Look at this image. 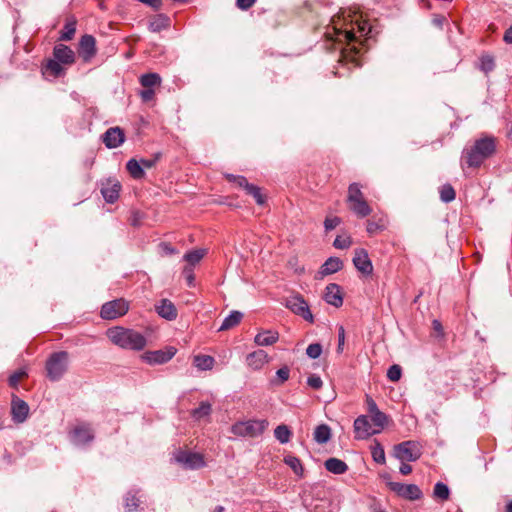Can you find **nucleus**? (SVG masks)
Returning <instances> with one entry per match:
<instances>
[{
  "label": "nucleus",
  "mask_w": 512,
  "mask_h": 512,
  "mask_svg": "<svg viewBox=\"0 0 512 512\" xmlns=\"http://www.w3.org/2000/svg\"><path fill=\"white\" fill-rule=\"evenodd\" d=\"M267 426L266 420L239 421L232 426L231 431L236 436L254 438L260 436Z\"/></svg>",
  "instance_id": "obj_5"
},
{
  "label": "nucleus",
  "mask_w": 512,
  "mask_h": 512,
  "mask_svg": "<svg viewBox=\"0 0 512 512\" xmlns=\"http://www.w3.org/2000/svg\"><path fill=\"white\" fill-rule=\"evenodd\" d=\"M331 437V429L326 424L318 425L314 431V440L318 444H325Z\"/></svg>",
  "instance_id": "obj_29"
},
{
  "label": "nucleus",
  "mask_w": 512,
  "mask_h": 512,
  "mask_svg": "<svg viewBox=\"0 0 512 512\" xmlns=\"http://www.w3.org/2000/svg\"><path fill=\"white\" fill-rule=\"evenodd\" d=\"M155 91L153 88H144L140 92V96L144 102H149L154 98Z\"/></svg>",
  "instance_id": "obj_56"
},
{
  "label": "nucleus",
  "mask_w": 512,
  "mask_h": 512,
  "mask_svg": "<svg viewBox=\"0 0 512 512\" xmlns=\"http://www.w3.org/2000/svg\"><path fill=\"white\" fill-rule=\"evenodd\" d=\"M69 354L66 351L52 353L46 361V376L50 381H59L68 369Z\"/></svg>",
  "instance_id": "obj_4"
},
{
  "label": "nucleus",
  "mask_w": 512,
  "mask_h": 512,
  "mask_svg": "<svg viewBox=\"0 0 512 512\" xmlns=\"http://www.w3.org/2000/svg\"><path fill=\"white\" fill-rule=\"evenodd\" d=\"M53 56L56 60L65 65L73 64L75 61L73 50L64 44H58L54 47Z\"/></svg>",
  "instance_id": "obj_19"
},
{
  "label": "nucleus",
  "mask_w": 512,
  "mask_h": 512,
  "mask_svg": "<svg viewBox=\"0 0 512 512\" xmlns=\"http://www.w3.org/2000/svg\"><path fill=\"white\" fill-rule=\"evenodd\" d=\"M444 21L445 17L441 15H435L432 20L433 24L437 27H442Z\"/></svg>",
  "instance_id": "obj_63"
},
{
  "label": "nucleus",
  "mask_w": 512,
  "mask_h": 512,
  "mask_svg": "<svg viewBox=\"0 0 512 512\" xmlns=\"http://www.w3.org/2000/svg\"><path fill=\"white\" fill-rule=\"evenodd\" d=\"M243 317V313L240 311H231L230 314L224 318L219 331L229 330L238 325Z\"/></svg>",
  "instance_id": "obj_26"
},
{
  "label": "nucleus",
  "mask_w": 512,
  "mask_h": 512,
  "mask_svg": "<svg viewBox=\"0 0 512 512\" xmlns=\"http://www.w3.org/2000/svg\"><path fill=\"white\" fill-rule=\"evenodd\" d=\"M137 491H129L124 497V507L127 512H135L139 505L140 500L136 496Z\"/></svg>",
  "instance_id": "obj_34"
},
{
  "label": "nucleus",
  "mask_w": 512,
  "mask_h": 512,
  "mask_svg": "<svg viewBox=\"0 0 512 512\" xmlns=\"http://www.w3.org/2000/svg\"><path fill=\"white\" fill-rule=\"evenodd\" d=\"M344 344H345V331H344V328L341 326L339 328V333H338L337 353L343 352Z\"/></svg>",
  "instance_id": "obj_57"
},
{
  "label": "nucleus",
  "mask_w": 512,
  "mask_h": 512,
  "mask_svg": "<svg viewBox=\"0 0 512 512\" xmlns=\"http://www.w3.org/2000/svg\"><path fill=\"white\" fill-rule=\"evenodd\" d=\"M353 264L364 275H371L373 273V264L365 249L359 248L355 250Z\"/></svg>",
  "instance_id": "obj_13"
},
{
  "label": "nucleus",
  "mask_w": 512,
  "mask_h": 512,
  "mask_svg": "<svg viewBox=\"0 0 512 512\" xmlns=\"http://www.w3.org/2000/svg\"><path fill=\"white\" fill-rule=\"evenodd\" d=\"M256 0H237V7L241 10H248Z\"/></svg>",
  "instance_id": "obj_59"
},
{
  "label": "nucleus",
  "mask_w": 512,
  "mask_h": 512,
  "mask_svg": "<svg viewBox=\"0 0 512 512\" xmlns=\"http://www.w3.org/2000/svg\"><path fill=\"white\" fill-rule=\"evenodd\" d=\"M183 276L186 279L187 285L189 287L195 286V275L193 268L191 266H185L182 271Z\"/></svg>",
  "instance_id": "obj_52"
},
{
  "label": "nucleus",
  "mask_w": 512,
  "mask_h": 512,
  "mask_svg": "<svg viewBox=\"0 0 512 512\" xmlns=\"http://www.w3.org/2000/svg\"><path fill=\"white\" fill-rule=\"evenodd\" d=\"M496 150L495 138L485 136L475 140L470 148L463 151V159L468 167L477 168Z\"/></svg>",
  "instance_id": "obj_2"
},
{
  "label": "nucleus",
  "mask_w": 512,
  "mask_h": 512,
  "mask_svg": "<svg viewBox=\"0 0 512 512\" xmlns=\"http://www.w3.org/2000/svg\"><path fill=\"white\" fill-rule=\"evenodd\" d=\"M503 40L508 44H512V25L506 30Z\"/></svg>",
  "instance_id": "obj_64"
},
{
  "label": "nucleus",
  "mask_w": 512,
  "mask_h": 512,
  "mask_svg": "<svg viewBox=\"0 0 512 512\" xmlns=\"http://www.w3.org/2000/svg\"><path fill=\"white\" fill-rule=\"evenodd\" d=\"M354 432L356 439H367L372 435L378 434L379 430L372 428L369 418L365 415L357 417L354 421Z\"/></svg>",
  "instance_id": "obj_11"
},
{
  "label": "nucleus",
  "mask_w": 512,
  "mask_h": 512,
  "mask_svg": "<svg viewBox=\"0 0 512 512\" xmlns=\"http://www.w3.org/2000/svg\"><path fill=\"white\" fill-rule=\"evenodd\" d=\"M421 455V446L416 441H404L394 447V456L401 462H414L418 460Z\"/></svg>",
  "instance_id": "obj_6"
},
{
  "label": "nucleus",
  "mask_w": 512,
  "mask_h": 512,
  "mask_svg": "<svg viewBox=\"0 0 512 512\" xmlns=\"http://www.w3.org/2000/svg\"><path fill=\"white\" fill-rule=\"evenodd\" d=\"M476 66L479 70L485 74H488L495 68V59L490 54H484L479 58L478 64Z\"/></svg>",
  "instance_id": "obj_31"
},
{
  "label": "nucleus",
  "mask_w": 512,
  "mask_h": 512,
  "mask_svg": "<svg viewBox=\"0 0 512 512\" xmlns=\"http://www.w3.org/2000/svg\"><path fill=\"white\" fill-rule=\"evenodd\" d=\"M371 455L373 460L378 464H384L386 461L384 448L378 440H374L371 446Z\"/></svg>",
  "instance_id": "obj_40"
},
{
  "label": "nucleus",
  "mask_w": 512,
  "mask_h": 512,
  "mask_svg": "<svg viewBox=\"0 0 512 512\" xmlns=\"http://www.w3.org/2000/svg\"><path fill=\"white\" fill-rule=\"evenodd\" d=\"M350 209L355 213L358 217L364 218L371 214L372 209L368 205L365 199L354 201L349 203Z\"/></svg>",
  "instance_id": "obj_28"
},
{
  "label": "nucleus",
  "mask_w": 512,
  "mask_h": 512,
  "mask_svg": "<svg viewBox=\"0 0 512 512\" xmlns=\"http://www.w3.org/2000/svg\"><path fill=\"white\" fill-rule=\"evenodd\" d=\"M387 485L397 496L406 500L415 501L423 496L421 489L416 484L388 482Z\"/></svg>",
  "instance_id": "obj_9"
},
{
  "label": "nucleus",
  "mask_w": 512,
  "mask_h": 512,
  "mask_svg": "<svg viewBox=\"0 0 512 512\" xmlns=\"http://www.w3.org/2000/svg\"><path fill=\"white\" fill-rule=\"evenodd\" d=\"M399 472L402 475H408V474H410L412 472V467H411V465L402 462V464L399 467Z\"/></svg>",
  "instance_id": "obj_62"
},
{
  "label": "nucleus",
  "mask_w": 512,
  "mask_h": 512,
  "mask_svg": "<svg viewBox=\"0 0 512 512\" xmlns=\"http://www.w3.org/2000/svg\"><path fill=\"white\" fill-rule=\"evenodd\" d=\"M70 438L74 445L85 446L94 440V433L89 425H80L71 431Z\"/></svg>",
  "instance_id": "obj_12"
},
{
  "label": "nucleus",
  "mask_w": 512,
  "mask_h": 512,
  "mask_svg": "<svg viewBox=\"0 0 512 512\" xmlns=\"http://www.w3.org/2000/svg\"><path fill=\"white\" fill-rule=\"evenodd\" d=\"M245 191L255 199L258 205H263L265 203V197L261 193V189L258 186L251 184Z\"/></svg>",
  "instance_id": "obj_46"
},
{
  "label": "nucleus",
  "mask_w": 512,
  "mask_h": 512,
  "mask_svg": "<svg viewBox=\"0 0 512 512\" xmlns=\"http://www.w3.org/2000/svg\"><path fill=\"white\" fill-rule=\"evenodd\" d=\"M43 73L44 74L49 73L54 78L61 76L64 73L62 63H60L55 58L48 60L46 66L44 67Z\"/></svg>",
  "instance_id": "obj_33"
},
{
  "label": "nucleus",
  "mask_w": 512,
  "mask_h": 512,
  "mask_svg": "<svg viewBox=\"0 0 512 512\" xmlns=\"http://www.w3.org/2000/svg\"><path fill=\"white\" fill-rule=\"evenodd\" d=\"M155 310L160 317L166 320L172 321L177 318V309L169 299H161L155 305Z\"/></svg>",
  "instance_id": "obj_18"
},
{
  "label": "nucleus",
  "mask_w": 512,
  "mask_h": 512,
  "mask_svg": "<svg viewBox=\"0 0 512 512\" xmlns=\"http://www.w3.org/2000/svg\"><path fill=\"white\" fill-rule=\"evenodd\" d=\"M128 302L124 299H116L102 305L100 315L103 319L112 320L127 313Z\"/></svg>",
  "instance_id": "obj_10"
},
{
  "label": "nucleus",
  "mask_w": 512,
  "mask_h": 512,
  "mask_svg": "<svg viewBox=\"0 0 512 512\" xmlns=\"http://www.w3.org/2000/svg\"><path fill=\"white\" fill-rule=\"evenodd\" d=\"M234 183L237 184L239 187L244 188L245 190H247L248 187L251 185L247 181V179L244 176H241V175L237 176L236 181Z\"/></svg>",
  "instance_id": "obj_61"
},
{
  "label": "nucleus",
  "mask_w": 512,
  "mask_h": 512,
  "mask_svg": "<svg viewBox=\"0 0 512 512\" xmlns=\"http://www.w3.org/2000/svg\"><path fill=\"white\" fill-rule=\"evenodd\" d=\"M25 376H27L26 369L21 368L15 371L13 374L10 375L8 379L9 385L13 388H16L19 384V381Z\"/></svg>",
  "instance_id": "obj_48"
},
{
  "label": "nucleus",
  "mask_w": 512,
  "mask_h": 512,
  "mask_svg": "<svg viewBox=\"0 0 512 512\" xmlns=\"http://www.w3.org/2000/svg\"><path fill=\"white\" fill-rule=\"evenodd\" d=\"M456 193L452 185L444 184L440 188V199L444 203H450L455 199Z\"/></svg>",
  "instance_id": "obj_43"
},
{
  "label": "nucleus",
  "mask_w": 512,
  "mask_h": 512,
  "mask_svg": "<svg viewBox=\"0 0 512 512\" xmlns=\"http://www.w3.org/2000/svg\"><path fill=\"white\" fill-rule=\"evenodd\" d=\"M382 229V226L379 225L378 223L374 222V221H368L367 222V232L372 235V234H375L377 231L381 230Z\"/></svg>",
  "instance_id": "obj_58"
},
{
  "label": "nucleus",
  "mask_w": 512,
  "mask_h": 512,
  "mask_svg": "<svg viewBox=\"0 0 512 512\" xmlns=\"http://www.w3.org/2000/svg\"><path fill=\"white\" fill-rule=\"evenodd\" d=\"M11 410L13 420L17 423H22L26 420L28 416L29 406L25 401L15 397L12 400Z\"/></svg>",
  "instance_id": "obj_20"
},
{
  "label": "nucleus",
  "mask_w": 512,
  "mask_h": 512,
  "mask_svg": "<svg viewBox=\"0 0 512 512\" xmlns=\"http://www.w3.org/2000/svg\"><path fill=\"white\" fill-rule=\"evenodd\" d=\"M402 375V369L399 365L394 364L390 366L387 370V378L390 381L396 382L401 378Z\"/></svg>",
  "instance_id": "obj_51"
},
{
  "label": "nucleus",
  "mask_w": 512,
  "mask_h": 512,
  "mask_svg": "<svg viewBox=\"0 0 512 512\" xmlns=\"http://www.w3.org/2000/svg\"><path fill=\"white\" fill-rule=\"evenodd\" d=\"M331 24L337 39L339 41L344 40L348 43L357 39V33L360 34L359 36H364L369 32L366 22L354 21L350 14L346 15L345 11L332 16Z\"/></svg>",
  "instance_id": "obj_1"
},
{
  "label": "nucleus",
  "mask_w": 512,
  "mask_h": 512,
  "mask_svg": "<svg viewBox=\"0 0 512 512\" xmlns=\"http://www.w3.org/2000/svg\"><path fill=\"white\" fill-rule=\"evenodd\" d=\"M307 384L308 386H310L311 388L315 389V390H318L322 387L323 385V381L321 379L320 376H318L317 374H311L308 378H307Z\"/></svg>",
  "instance_id": "obj_53"
},
{
  "label": "nucleus",
  "mask_w": 512,
  "mask_h": 512,
  "mask_svg": "<svg viewBox=\"0 0 512 512\" xmlns=\"http://www.w3.org/2000/svg\"><path fill=\"white\" fill-rule=\"evenodd\" d=\"M364 199L363 193L360 189V186L358 183H352L349 185L348 188V197L347 201L348 203H352L354 201L362 200Z\"/></svg>",
  "instance_id": "obj_45"
},
{
  "label": "nucleus",
  "mask_w": 512,
  "mask_h": 512,
  "mask_svg": "<svg viewBox=\"0 0 512 512\" xmlns=\"http://www.w3.org/2000/svg\"><path fill=\"white\" fill-rule=\"evenodd\" d=\"M343 267V262L338 257H329L320 267L319 274L321 278L330 274H334L341 270Z\"/></svg>",
  "instance_id": "obj_23"
},
{
  "label": "nucleus",
  "mask_w": 512,
  "mask_h": 512,
  "mask_svg": "<svg viewBox=\"0 0 512 512\" xmlns=\"http://www.w3.org/2000/svg\"><path fill=\"white\" fill-rule=\"evenodd\" d=\"M284 463L289 466L298 477L302 478L304 476V468L300 459L296 456H285Z\"/></svg>",
  "instance_id": "obj_32"
},
{
  "label": "nucleus",
  "mask_w": 512,
  "mask_h": 512,
  "mask_svg": "<svg viewBox=\"0 0 512 512\" xmlns=\"http://www.w3.org/2000/svg\"><path fill=\"white\" fill-rule=\"evenodd\" d=\"M285 306L307 322L314 323V316L310 311L309 305L300 294L288 297L285 301Z\"/></svg>",
  "instance_id": "obj_8"
},
{
  "label": "nucleus",
  "mask_w": 512,
  "mask_h": 512,
  "mask_svg": "<svg viewBox=\"0 0 512 512\" xmlns=\"http://www.w3.org/2000/svg\"><path fill=\"white\" fill-rule=\"evenodd\" d=\"M125 140L124 132L119 127H111L103 134V142L109 149L119 147Z\"/></svg>",
  "instance_id": "obj_16"
},
{
  "label": "nucleus",
  "mask_w": 512,
  "mask_h": 512,
  "mask_svg": "<svg viewBox=\"0 0 512 512\" xmlns=\"http://www.w3.org/2000/svg\"><path fill=\"white\" fill-rule=\"evenodd\" d=\"M341 223V219L337 216L335 217H327L324 221V227L326 231H331L336 228Z\"/></svg>",
  "instance_id": "obj_54"
},
{
  "label": "nucleus",
  "mask_w": 512,
  "mask_h": 512,
  "mask_svg": "<svg viewBox=\"0 0 512 512\" xmlns=\"http://www.w3.org/2000/svg\"><path fill=\"white\" fill-rule=\"evenodd\" d=\"M160 157H161V153L158 152V153H155L154 156L150 159H141L140 163H141L143 169L144 168L149 169V168H152L159 161Z\"/></svg>",
  "instance_id": "obj_55"
},
{
  "label": "nucleus",
  "mask_w": 512,
  "mask_h": 512,
  "mask_svg": "<svg viewBox=\"0 0 512 512\" xmlns=\"http://www.w3.org/2000/svg\"><path fill=\"white\" fill-rule=\"evenodd\" d=\"M212 411L211 404L207 401H202L200 405L191 411V416L195 420H201L210 415Z\"/></svg>",
  "instance_id": "obj_36"
},
{
  "label": "nucleus",
  "mask_w": 512,
  "mask_h": 512,
  "mask_svg": "<svg viewBox=\"0 0 512 512\" xmlns=\"http://www.w3.org/2000/svg\"><path fill=\"white\" fill-rule=\"evenodd\" d=\"M247 364L254 370H259L268 362V354L264 350H257L247 355Z\"/></svg>",
  "instance_id": "obj_22"
},
{
  "label": "nucleus",
  "mask_w": 512,
  "mask_h": 512,
  "mask_svg": "<svg viewBox=\"0 0 512 512\" xmlns=\"http://www.w3.org/2000/svg\"><path fill=\"white\" fill-rule=\"evenodd\" d=\"M323 298L329 305H332L336 308L341 307L343 304L341 287L336 283L328 284L325 288Z\"/></svg>",
  "instance_id": "obj_17"
},
{
  "label": "nucleus",
  "mask_w": 512,
  "mask_h": 512,
  "mask_svg": "<svg viewBox=\"0 0 512 512\" xmlns=\"http://www.w3.org/2000/svg\"><path fill=\"white\" fill-rule=\"evenodd\" d=\"M371 421L373 425L376 427L375 430H379V433L385 427L388 421V417L385 413L380 410L371 414Z\"/></svg>",
  "instance_id": "obj_41"
},
{
  "label": "nucleus",
  "mask_w": 512,
  "mask_h": 512,
  "mask_svg": "<svg viewBox=\"0 0 512 512\" xmlns=\"http://www.w3.org/2000/svg\"><path fill=\"white\" fill-rule=\"evenodd\" d=\"M214 358L209 355H197L194 357L193 363L199 370H211L214 365Z\"/></svg>",
  "instance_id": "obj_30"
},
{
  "label": "nucleus",
  "mask_w": 512,
  "mask_h": 512,
  "mask_svg": "<svg viewBox=\"0 0 512 512\" xmlns=\"http://www.w3.org/2000/svg\"><path fill=\"white\" fill-rule=\"evenodd\" d=\"M75 32H76V22L75 21L66 22L61 31L60 40H63V41L71 40L74 37Z\"/></svg>",
  "instance_id": "obj_44"
},
{
  "label": "nucleus",
  "mask_w": 512,
  "mask_h": 512,
  "mask_svg": "<svg viewBox=\"0 0 512 512\" xmlns=\"http://www.w3.org/2000/svg\"><path fill=\"white\" fill-rule=\"evenodd\" d=\"M174 459L183 468L190 470H197L206 465L202 454L188 450H178L174 454Z\"/></svg>",
  "instance_id": "obj_7"
},
{
  "label": "nucleus",
  "mask_w": 512,
  "mask_h": 512,
  "mask_svg": "<svg viewBox=\"0 0 512 512\" xmlns=\"http://www.w3.org/2000/svg\"><path fill=\"white\" fill-rule=\"evenodd\" d=\"M170 26V18L164 14H158L149 22L151 32H160Z\"/></svg>",
  "instance_id": "obj_27"
},
{
  "label": "nucleus",
  "mask_w": 512,
  "mask_h": 512,
  "mask_svg": "<svg viewBox=\"0 0 512 512\" xmlns=\"http://www.w3.org/2000/svg\"><path fill=\"white\" fill-rule=\"evenodd\" d=\"M140 83L144 88H153L161 84V77L157 73H147L140 77Z\"/></svg>",
  "instance_id": "obj_39"
},
{
  "label": "nucleus",
  "mask_w": 512,
  "mask_h": 512,
  "mask_svg": "<svg viewBox=\"0 0 512 512\" xmlns=\"http://www.w3.org/2000/svg\"><path fill=\"white\" fill-rule=\"evenodd\" d=\"M351 244L352 240L350 236H337L333 242V246L337 249H347Z\"/></svg>",
  "instance_id": "obj_50"
},
{
  "label": "nucleus",
  "mask_w": 512,
  "mask_h": 512,
  "mask_svg": "<svg viewBox=\"0 0 512 512\" xmlns=\"http://www.w3.org/2000/svg\"><path fill=\"white\" fill-rule=\"evenodd\" d=\"M449 495H450V490H449V487L442 483V482H437L434 486V490H433V496L437 499H440L441 501H446L449 499Z\"/></svg>",
  "instance_id": "obj_42"
},
{
  "label": "nucleus",
  "mask_w": 512,
  "mask_h": 512,
  "mask_svg": "<svg viewBox=\"0 0 512 512\" xmlns=\"http://www.w3.org/2000/svg\"><path fill=\"white\" fill-rule=\"evenodd\" d=\"M176 350L174 348H169L167 350H156V351H149L146 352L142 358L145 362H147L150 365H159L167 363L169 360L173 358L175 355Z\"/></svg>",
  "instance_id": "obj_14"
},
{
  "label": "nucleus",
  "mask_w": 512,
  "mask_h": 512,
  "mask_svg": "<svg viewBox=\"0 0 512 512\" xmlns=\"http://www.w3.org/2000/svg\"><path fill=\"white\" fill-rule=\"evenodd\" d=\"M110 341L123 348L130 350H142L146 346V338L138 331L123 327L110 328L107 331Z\"/></svg>",
  "instance_id": "obj_3"
},
{
  "label": "nucleus",
  "mask_w": 512,
  "mask_h": 512,
  "mask_svg": "<svg viewBox=\"0 0 512 512\" xmlns=\"http://www.w3.org/2000/svg\"><path fill=\"white\" fill-rule=\"evenodd\" d=\"M96 54V40L92 35L86 34L79 42V55L84 62H89Z\"/></svg>",
  "instance_id": "obj_15"
},
{
  "label": "nucleus",
  "mask_w": 512,
  "mask_h": 512,
  "mask_svg": "<svg viewBox=\"0 0 512 512\" xmlns=\"http://www.w3.org/2000/svg\"><path fill=\"white\" fill-rule=\"evenodd\" d=\"M205 249H195L184 254L183 259L189 264L188 266H194L198 264L205 256Z\"/></svg>",
  "instance_id": "obj_37"
},
{
  "label": "nucleus",
  "mask_w": 512,
  "mask_h": 512,
  "mask_svg": "<svg viewBox=\"0 0 512 512\" xmlns=\"http://www.w3.org/2000/svg\"><path fill=\"white\" fill-rule=\"evenodd\" d=\"M126 168L134 179H141L145 175L140 161L136 159H130L126 164Z\"/></svg>",
  "instance_id": "obj_35"
},
{
  "label": "nucleus",
  "mask_w": 512,
  "mask_h": 512,
  "mask_svg": "<svg viewBox=\"0 0 512 512\" xmlns=\"http://www.w3.org/2000/svg\"><path fill=\"white\" fill-rule=\"evenodd\" d=\"M121 185L118 181L108 180L105 185L101 187V194L107 203H114L118 197Z\"/></svg>",
  "instance_id": "obj_21"
},
{
  "label": "nucleus",
  "mask_w": 512,
  "mask_h": 512,
  "mask_svg": "<svg viewBox=\"0 0 512 512\" xmlns=\"http://www.w3.org/2000/svg\"><path fill=\"white\" fill-rule=\"evenodd\" d=\"M322 353V346L319 343H312L306 348V355L311 359H317Z\"/></svg>",
  "instance_id": "obj_49"
},
{
  "label": "nucleus",
  "mask_w": 512,
  "mask_h": 512,
  "mask_svg": "<svg viewBox=\"0 0 512 512\" xmlns=\"http://www.w3.org/2000/svg\"><path fill=\"white\" fill-rule=\"evenodd\" d=\"M138 1L152 7L155 10H159L162 6L161 0H138Z\"/></svg>",
  "instance_id": "obj_60"
},
{
  "label": "nucleus",
  "mask_w": 512,
  "mask_h": 512,
  "mask_svg": "<svg viewBox=\"0 0 512 512\" xmlns=\"http://www.w3.org/2000/svg\"><path fill=\"white\" fill-rule=\"evenodd\" d=\"M290 369L284 366L276 371L277 379L272 380L273 385H281L289 379Z\"/></svg>",
  "instance_id": "obj_47"
},
{
  "label": "nucleus",
  "mask_w": 512,
  "mask_h": 512,
  "mask_svg": "<svg viewBox=\"0 0 512 512\" xmlns=\"http://www.w3.org/2000/svg\"><path fill=\"white\" fill-rule=\"evenodd\" d=\"M274 436L281 444H286L290 441L292 432L287 425L281 424L275 428Z\"/></svg>",
  "instance_id": "obj_38"
},
{
  "label": "nucleus",
  "mask_w": 512,
  "mask_h": 512,
  "mask_svg": "<svg viewBox=\"0 0 512 512\" xmlns=\"http://www.w3.org/2000/svg\"><path fill=\"white\" fill-rule=\"evenodd\" d=\"M279 339V333L274 330H263L259 332L255 338L254 342L258 346H270L276 343Z\"/></svg>",
  "instance_id": "obj_24"
},
{
  "label": "nucleus",
  "mask_w": 512,
  "mask_h": 512,
  "mask_svg": "<svg viewBox=\"0 0 512 512\" xmlns=\"http://www.w3.org/2000/svg\"><path fill=\"white\" fill-rule=\"evenodd\" d=\"M324 466L327 471L336 475L344 474L348 470V465L343 460L334 457L328 458Z\"/></svg>",
  "instance_id": "obj_25"
}]
</instances>
